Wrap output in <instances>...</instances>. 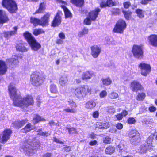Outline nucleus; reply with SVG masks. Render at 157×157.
<instances>
[{
  "label": "nucleus",
  "instance_id": "nucleus-6",
  "mask_svg": "<svg viewBox=\"0 0 157 157\" xmlns=\"http://www.w3.org/2000/svg\"><path fill=\"white\" fill-rule=\"evenodd\" d=\"M126 26L125 21L122 19L119 20L116 23L113 31L117 33H122Z\"/></svg>",
  "mask_w": 157,
  "mask_h": 157
},
{
  "label": "nucleus",
  "instance_id": "nucleus-2",
  "mask_svg": "<svg viewBox=\"0 0 157 157\" xmlns=\"http://www.w3.org/2000/svg\"><path fill=\"white\" fill-rule=\"evenodd\" d=\"M23 36L32 50L37 51L41 48L40 44L36 41L31 33L26 32L23 33Z\"/></svg>",
  "mask_w": 157,
  "mask_h": 157
},
{
  "label": "nucleus",
  "instance_id": "nucleus-27",
  "mask_svg": "<svg viewBox=\"0 0 157 157\" xmlns=\"http://www.w3.org/2000/svg\"><path fill=\"white\" fill-rule=\"evenodd\" d=\"M34 128L32 127L30 123L27 124L24 128L21 129V132L23 133H27L30 132L31 130L33 129Z\"/></svg>",
  "mask_w": 157,
  "mask_h": 157
},
{
  "label": "nucleus",
  "instance_id": "nucleus-34",
  "mask_svg": "<svg viewBox=\"0 0 157 157\" xmlns=\"http://www.w3.org/2000/svg\"><path fill=\"white\" fill-rule=\"evenodd\" d=\"M101 81L103 84L105 86L110 85L112 82L111 79L109 77L106 78H102L101 79Z\"/></svg>",
  "mask_w": 157,
  "mask_h": 157
},
{
  "label": "nucleus",
  "instance_id": "nucleus-63",
  "mask_svg": "<svg viewBox=\"0 0 157 157\" xmlns=\"http://www.w3.org/2000/svg\"><path fill=\"white\" fill-rule=\"evenodd\" d=\"M116 116L117 119L119 120L122 119L123 117L121 113L117 115Z\"/></svg>",
  "mask_w": 157,
  "mask_h": 157
},
{
  "label": "nucleus",
  "instance_id": "nucleus-49",
  "mask_svg": "<svg viewBox=\"0 0 157 157\" xmlns=\"http://www.w3.org/2000/svg\"><path fill=\"white\" fill-rule=\"evenodd\" d=\"M111 139L108 136H106L104 138L103 142L106 144H109L111 142Z\"/></svg>",
  "mask_w": 157,
  "mask_h": 157
},
{
  "label": "nucleus",
  "instance_id": "nucleus-41",
  "mask_svg": "<svg viewBox=\"0 0 157 157\" xmlns=\"http://www.w3.org/2000/svg\"><path fill=\"white\" fill-rule=\"evenodd\" d=\"M122 12L125 18L127 20L129 19L132 14V12L129 11H125L124 10H123Z\"/></svg>",
  "mask_w": 157,
  "mask_h": 157
},
{
  "label": "nucleus",
  "instance_id": "nucleus-42",
  "mask_svg": "<svg viewBox=\"0 0 157 157\" xmlns=\"http://www.w3.org/2000/svg\"><path fill=\"white\" fill-rule=\"evenodd\" d=\"M10 80H11L12 83H15L17 81V76L14 73L12 74L10 76Z\"/></svg>",
  "mask_w": 157,
  "mask_h": 157
},
{
  "label": "nucleus",
  "instance_id": "nucleus-7",
  "mask_svg": "<svg viewBox=\"0 0 157 157\" xmlns=\"http://www.w3.org/2000/svg\"><path fill=\"white\" fill-rule=\"evenodd\" d=\"M132 52L135 58L140 59H141L143 58V52L141 46L137 45H134Z\"/></svg>",
  "mask_w": 157,
  "mask_h": 157
},
{
  "label": "nucleus",
  "instance_id": "nucleus-51",
  "mask_svg": "<svg viewBox=\"0 0 157 157\" xmlns=\"http://www.w3.org/2000/svg\"><path fill=\"white\" fill-rule=\"evenodd\" d=\"M128 121L129 124H133L135 123L136 122V120L134 118L132 117H131L129 118L128 120Z\"/></svg>",
  "mask_w": 157,
  "mask_h": 157
},
{
  "label": "nucleus",
  "instance_id": "nucleus-52",
  "mask_svg": "<svg viewBox=\"0 0 157 157\" xmlns=\"http://www.w3.org/2000/svg\"><path fill=\"white\" fill-rule=\"evenodd\" d=\"M153 139V137L151 136H149L147 140V143L148 144V145H150L152 144Z\"/></svg>",
  "mask_w": 157,
  "mask_h": 157
},
{
  "label": "nucleus",
  "instance_id": "nucleus-1",
  "mask_svg": "<svg viewBox=\"0 0 157 157\" xmlns=\"http://www.w3.org/2000/svg\"><path fill=\"white\" fill-rule=\"evenodd\" d=\"M10 98L13 99L14 106L23 109L33 105V98L31 96L22 98L19 91L14 86H10Z\"/></svg>",
  "mask_w": 157,
  "mask_h": 157
},
{
  "label": "nucleus",
  "instance_id": "nucleus-31",
  "mask_svg": "<svg viewBox=\"0 0 157 157\" xmlns=\"http://www.w3.org/2000/svg\"><path fill=\"white\" fill-rule=\"evenodd\" d=\"M61 7L63 9L66 17H72V14L68 9L64 6H62Z\"/></svg>",
  "mask_w": 157,
  "mask_h": 157
},
{
  "label": "nucleus",
  "instance_id": "nucleus-16",
  "mask_svg": "<svg viewBox=\"0 0 157 157\" xmlns=\"http://www.w3.org/2000/svg\"><path fill=\"white\" fill-rule=\"evenodd\" d=\"M60 15V13H57L52 22V26L53 27L58 26L60 24L61 21V18Z\"/></svg>",
  "mask_w": 157,
  "mask_h": 157
},
{
  "label": "nucleus",
  "instance_id": "nucleus-29",
  "mask_svg": "<svg viewBox=\"0 0 157 157\" xmlns=\"http://www.w3.org/2000/svg\"><path fill=\"white\" fill-rule=\"evenodd\" d=\"M70 2L77 6L81 7L83 5L84 1V0H71Z\"/></svg>",
  "mask_w": 157,
  "mask_h": 157
},
{
  "label": "nucleus",
  "instance_id": "nucleus-19",
  "mask_svg": "<svg viewBox=\"0 0 157 157\" xmlns=\"http://www.w3.org/2000/svg\"><path fill=\"white\" fill-rule=\"evenodd\" d=\"M100 11V10L99 9H96L95 10L89 13V17L92 20L94 21L97 17L98 13Z\"/></svg>",
  "mask_w": 157,
  "mask_h": 157
},
{
  "label": "nucleus",
  "instance_id": "nucleus-26",
  "mask_svg": "<svg viewBox=\"0 0 157 157\" xmlns=\"http://www.w3.org/2000/svg\"><path fill=\"white\" fill-rule=\"evenodd\" d=\"M68 79L66 76H62L59 80V83L62 86H64L67 85Z\"/></svg>",
  "mask_w": 157,
  "mask_h": 157
},
{
  "label": "nucleus",
  "instance_id": "nucleus-55",
  "mask_svg": "<svg viewBox=\"0 0 157 157\" xmlns=\"http://www.w3.org/2000/svg\"><path fill=\"white\" fill-rule=\"evenodd\" d=\"M99 115V113L98 111H95L93 113V117L95 118L98 117Z\"/></svg>",
  "mask_w": 157,
  "mask_h": 157
},
{
  "label": "nucleus",
  "instance_id": "nucleus-53",
  "mask_svg": "<svg viewBox=\"0 0 157 157\" xmlns=\"http://www.w3.org/2000/svg\"><path fill=\"white\" fill-rule=\"evenodd\" d=\"M131 5V3L129 2H126L123 3L124 7L125 8H128Z\"/></svg>",
  "mask_w": 157,
  "mask_h": 157
},
{
  "label": "nucleus",
  "instance_id": "nucleus-13",
  "mask_svg": "<svg viewBox=\"0 0 157 157\" xmlns=\"http://www.w3.org/2000/svg\"><path fill=\"white\" fill-rule=\"evenodd\" d=\"M50 15V13H47L41 18L40 20V25L44 27L48 25Z\"/></svg>",
  "mask_w": 157,
  "mask_h": 157
},
{
  "label": "nucleus",
  "instance_id": "nucleus-32",
  "mask_svg": "<svg viewBox=\"0 0 157 157\" xmlns=\"http://www.w3.org/2000/svg\"><path fill=\"white\" fill-rule=\"evenodd\" d=\"M115 150V148L114 147L109 146L106 148L105 152L106 154L110 155L114 152Z\"/></svg>",
  "mask_w": 157,
  "mask_h": 157
},
{
  "label": "nucleus",
  "instance_id": "nucleus-3",
  "mask_svg": "<svg viewBox=\"0 0 157 157\" xmlns=\"http://www.w3.org/2000/svg\"><path fill=\"white\" fill-rule=\"evenodd\" d=\"M91 90L89 86L83 85L76 87L74 93L76 97L79 99H82L90 93Z\"/></svg>",
  "mask_w": 157,
  "mask_h": 157
},
{
  "label": "nucleus",
  "instance_id": "nucleus-59",
  "mask_svg": "<svg viewBox=\"0 0 157 157\" xmlns=\"http://www.w3.org/2000/svg\"><path fill=\"white\" fill-rule=\"evenodd\" d=\"M64 151L66 152H69L71 150V147L69 146H66L63 148Z\"/></svg>",
  "mask_w": 157,
  "mask_h": 157
},
{
  "label": "nucleus",
  "instance_id": "nucleus-39",
  "mask_svg": "<svg viewBox=\"0 0 157 157\" xmlns=\"http://www.w3.org/2000/svg\"><path fill=\"white\" fill-rule=\"evenodd\" d=\"M108 96L111 99H115L118 98L119 96L118 94L116 92H113L109 94Z\"/></svg>",
  "mask_w": 157,
  "mask_h": 157
},
{
  "label": "nucleus",
  "instance_id": "nucleus-61",
  "mask_svg": "<svg viewBox=\"0 0 157 157\" xmlns=\"http://www.w3.org/2000/svg\"><path fill=\"white\" fill-rule=\"evenodd\" d=\"M123 125L121 123H118L117 124L116 127L119 130L122 129L123 128Z\"/></svg>",
  "mask_w": 157,
  "mask_h": 157
},
{
  "label": "nucleus",
  "instance_id": "nucleus-4",
  "mask_svg": "<svg viewBox=\"0 0 157 157\" xmlns=\"http://www.w3.org/2000/svg\"><path fill=\"white\" fill-rule=\"evenodd\" d=\"M131 144L134 145L138 144L140 142V138L138 132L135 130H131L129 134Z\"/></svg>",
  "mask_w": 157,
  "mask_h": 157
},
{
  "label": "nucleus",
  "instance_id": "nucleus-12",
  "mask_svg": "<svg viewBox=\"0 0 157 157\" xmlns=\"http://www.w3.org/2000/svg\"><path fill=\"white\" fill-rule=\"evenodd\" d=\"M130 88L132 91L137 92L138 90H142L143 87L139 82L134 81L131 84Z\"/></svg>",
  "mask_w": 157,
  "mask_h": 157
},
{
  "label": "nucleus",
  "instance_id": "nucleus-38",
  "mask_svg": "<svg viewBox=\"0 0 157 157\" xmlns=\"http://www.w3.org/2000/svg\"><path fill=\"white\" fill-rule=\"evenodd\" d=\"M44 31L42 29H36L33 30V33L36 36H37L41 34L44 33Z\"/></svg>",
  "mask_w": 157,
  "mask_h": 157
},
{
  "label": "nucleus",
  "instance_id": "nucleus-36",
  "mask_svg": "<svg viewBox=\"0 0 157 157\" xmlns=\"http://www.w3.org/2000/svg\"><path fill=\"white\" fill-rule=\"evenodd\" d=\"M137 16L140 18H143L144 17V12L141 9H138L136 11Z\"/></svg>",
  "mask_w": 157,
  "mask_h": 157
},
{
  "label": "nucleus",
  "instance_id": "nucleus-45",
  "mask_svg": "<svg viewBox=\"0 0 157 157\" xmlns=\"http://www.w3.org/2000/svg\"><path fill=\"white\" fill-rule=\"evenodd\" d=\"M66 129L68 130V132L69 134H72L76 132V129L73 127L70 128H66Z\"/></svg>",
  "mask_w": 157,
  "mask_h": 157
},
{
  "label": "nucleus",
  "instance_id": "nucleus-33",
  "mask_svg": "<svg viewBox=\"0 0 157 157\" xmlns=\"http://www.w3.org/2000/svg\"><path fill=\"white\" fill-rule=\"evenodd\" d=\"M2 5L3 7L9 11H10V0H3Z\"/></svg>",
  "mask_w": 157,
  "mask_h": 157
},
{
  "label": "nucleus",
  "instance_id": "nucleus-60",
  "mask_svg": "<svg viewBox=\"0 0 157 157\" xmlns=\"http://www.w3.org/2000/svg\"><path fill=\"white\" fill-rule=\"evenodd\" d=\"M89 144L91 146H94L97 144V141L95 140L90 142Z\"/></svg>",
  "mask_w": 157,
  "mask_h": 157
},
{
  "label": "nucleus",
  "instance_id": "nucleus-47",
  "mask_svg": "<svg viewBox=\"0 0 157 157\" xmlns=\"http://www.w3.org/2000/svg\"><path fill=\"white\" fill-rule=\"evenodd\" d=\"M112 12L115 15L118 14L120 13V10L118 8H114Z\"/></svg>",
  "mask_w": 157,
  "mask_h": 157
},
{
  "label": "nucleus",
  "instance_id": "nucleus-37",
  "mask_svg": "<svg viewBox=\"0 0 157 157\" xmlns=\"http://www.w3.org/2000/svg\"><path fill=\"white\" fill-rule=\"evenodd\" d=\"M50 90L51 92L53 93L56 94L58 93L56 86L54 84L50 85Z\"/></svg>",
  "mask_w": 157,
  "mask_h": 157
},
{
  "label": "nucleus",
  "instance_id": "nucleus-44",
  "mask_svg": "<svg viewBox=\"0 0 157 157\" xmlns=\"http://www.w3.org/2000/svg\"><path fill=\"white\" fill-rule=\"evenodd\" d=\"M107 6L111 7L115 6V3L112 0H107L106 1Z\"/></svg>",
  "mask_w": 157,
  "mask_h": 157
},
{
  "label": "nucleus",
  "instance_id": "nucleus-11",
  "mask_svg": "<svg viewBox=\"0 0 157 157\" xmlns=\"http://www.w3.org/2000/svg\"><path fill=\"white\" fill-rule=\"evenodd\" d=\"M69 105L72 106L71 108H67L63 109V111L67 113H75L77 112V110L76 108L77 105L75 102H74L72 100L69 99L67 101Z\"/></svg>",
  "mask_w": 157,
  "mask_h": 157
},
{
  "label": "nucleus",
  "instance_id": "nucleus-10",
  "mask_svg": "<svg viewBox=\"0 0 157 157\" xmlns=\"http://www.w3.org/2000/svg\"><path fill=\"white\" fill-rule=\"evenodd\" d=\"M22 58V56L19 55H12L10 59V68H15L18 65L19 61L18 59Z\"/></svg>",
  "mask_w": 157,
  "mask_h": 157
},
{
  "label": "nucleus",
  "instance_id": "nucleus-58",
  "mask_svg": "<svg viewBox=\"0 0 157 157\" xmlns=\"http://www.w3.org/2000/svg\"><path fill=\"white\" fill-rule=\"evenodd\" d=\"M53 140L54 141L57 143H60V144H63V142L60 141L59 139L56 138V137H54L53 139Z\"/></svg>",
  "mask_w": 157,
  "mask_h": 157
},
{
  "label": "nucleus",
  "instance_id": "nucleus-43",
  "mask_svg": "<svg viewBox=\"0 0 157 157\" xmlns=\"http://www.w3.org/2000/svg\"><path fill=\"white\" fill-rule=\"evenodd\" d=\"M106 110L107 112L112 114L113 113L115 112L114 109L112 106L107 107Z\"/></svg>",
  "mask_w": 157,
  "mask_h": 157
},
{
  "label": "nucleus",
  "instance_id": "nucleus-64",
  "mask_svg": "<svg viewBox=\"0 0 157 157\" xmlns=\"http://www.w3.org/2000/svg\"><path fill=\"white\" fill-rule=\"evenodd\" d=\"M39 141L37 140H36V142H33V146H34L35 147H37V146L39 145Z\"/></svg>",
  "mask_w": 157,
  "mask_h": 157
},
{
  "label": "nucleus",
  "instance_id": "nucleus-17",
  "mask_svg": "<svg viewBox=\"0 0 157 157\" xmlns=\"http://www.w3.org/2000/svg\"><path fill=\"white\" fill-rule=\"evenodd\" d=\"M148 40L150 44L152 46L157 47V35H151L148 37Z\"/></svg>",
  "mask_w": 157,
  "mask_h": 157
},
{
  "label": "nucleus",
  "instance_id": "nucleus-62",
  "mask_svg": "<svg viewBox=\"0 0 157 157\" xmlns=\"http://www.w3.org/2000/svg\"><path fill=\"white\" fill-rule=\"evenodd\" d=\"M149 110L151 112H154L156 111V108L154 106H151L149 108Z\"/></svg>",
  "mask_w": 157,
  "mask_h": 157
},
{
  "label": "nucleus",
  "instance_id": "nucleus-46",
  "mask_svg": "<svg viewBox=\"0 0 157 157\" xmlns=\"http://www.w3.org/2000/svg\"><path fill=\"white\" fill-rule=\"evenodd\" d=\"M89 17H87L85 19L84 21V24L86 25H90L91 24V21Z\"/></svg>",
  "mask_w": 157,
  "mask_h": 157
},
{
  "label": "nucleus",
  "instance_id": "nucleus-57",
  "mask_svg": "<svg viewBox=\"0 0 157 157\" xmlns=\"http://www.w3.org/2000/svg\"><path fill=\"white\" fill-rule=\"evenodd\" d=\"M59 38L62 40H63L65 39V36L64 34V33H63L62 32H61L59 34Z\"/></svg>",
  "mask_w": 157,
  "mask_h": 157
},
{
  "label": "nucleus",
  "instance_id": "nucleus-24",
  "mask_svg": "<svg viewBox=\"0 0 157 157\" xmlns=\"http://www.w3.org/2000/svg\"><path fill=\"white\" fill-rule=\"evenodd\" d=\"M46 3L45 2L41 3L39 6L38 9L36 11L35 13H43L46 9Z\"/></svg>",
  "mask_w": 157,
  "mask_h": 157
},
{
  "label": "nucleus",
  "instance_id": "nucleus-9",
  "mask_svg": "<svg viewBox=\"0 0 157 157\" xmlns=\"http://www.w3.org/2000/svg\"><path fill=\"white\" fill-rule=\"evenodd\" d=\"M27 46V44L26 43L22 41H20L17 42L15 47L17 51L24 52H27L28 50V48L26 47Z\"/></svg>",
  "mask_w": 157,
  "mask_h": 157
},
{
  "label": "nucleus",
  "instance_id": "nucleus-30",
  "mask_svg": "<svg viewBox=\"0 0 157 157\" xmlns=\"http://www.w3.org/2000/svg\"><path fill=\"white\" fill-rule=\"evenodd\" d=\"M30 22L33 24L34 26H36L38 25H40V19L33 17L30 18Z\"/></svg>",
  "mask_w": 157,
  "mask_h": 157
},
{
  "label": "nucleus",
  "instance_id": "nucleus-25",
  "mask_svg": "<svg viewBox=\"0 0 157 157\" xmlns=\"http://www.w3.org/2000/svg\"><path fill=\"white\" fill-rule=\"evenodd\" d=\"M7 67L5 62L0 60V75L4 74L7 71Z\"/></svg>",
  "mask_w": 157,
  "mask_h": 157
},
{
  "label": "nucleus",
  "instance_id": "nucleus-15",
  "mask_svg": "<svg viewBox=\"0 0 157 157\" xmlns=\"http://www.w3.org/2000/svg\"><path fill=\"white\" fill-rule=\"evenodd\" d=\"M91 54L94 58H97L101 51V48L97 45H94L91 47Z\"/></svg>",
  "mask_w": 157,
  "mask_h": 157
},
{
  "label": "nucleus",
  "instance_id": "nucleus-5",
  "mask_svg": "<svg viewBox=\"0 0 157 157\" xmlns=\"http://www.w3.org/2000/svg\"><path fill=\"white\" fill-rule=\"evenodd\" d=\"M30 81L32 84L35 86H40L43 82L42 78L38 72H34L31 75Z\"/></svg>",
  "mask_w": 157,
  "mask_h": 157
},
{
  "label": "nucleus",
  "instance_id": "nucleus-54",
  "mask_svg": "<svg viewBox=\"0 0 157 157\" xmlns=\"http://www.w3.org/2000/svg\"><path fill=\"white\" fill-rule=\"evenodd\" d=\"M100 6L101 7V8H104V7L106 6H107V4H106V2L105 1L103 0L100 3Z\"/></svg>",
  "mask_w": 157,
  "mask_h": 157
},
{
  "label": "nucleus",
  "instance_id": "nucleus-22",
  "mask_svg": "<svg viewBox=\"0 0 157 157\" xmlns=\"http://www.w3.org/2000/svg\"><path fill=\"white\" fill-rule=\"evenodd\" d=\"M8 21V19L5 12L0 10V23L3 24Z\"/></svg>",
  "mask_w": 157,
  "mask_h": 157
},
{
  "label": "nucleus",
  "instance_id": "nucleus-23",
  "mask_svg": "<svg viewBox=\"0 0 157 157\" xmlns=\"http://www.w3.org/2000/svg\"><path fill=\"white\" fill-rule=\"evenodd\" d=\"M97 127L95 129L97 130L98 128L99 129L107 128L109 127L110 124L109 122L105 123L98 122L97 123Z\"/></svg>",
  "mask_w": 157,
  "mask_h": 157
},
{
  "label": "nucleus",
  "instance_id": "nucleus-14",
  "mask_svg": "<svg viewBox=\"0 0 157 157\" xmlns=\"http://www.w3.org/2000/svg\"><path fill=\"white\" fill-rule=\"evenodd\" d=\"M10 135V130L6 129L3 132L2 138L0 136V142L3 143L6 142L9 138ZM1 149V145H0V150Z\"/></svg>",
  "mask_w": 157,
  "mask_h": 157
},
{
  "label": "nucleus",
  "instance_id": "nucleus-35",
  "mask_svg": "<svg viewBox=\"0 0 157 157\" xmlns=\"http://www.w3.org/2000/svg\"><path fill=\"white\" fill-rule=\"evenodd\" d=\"M45 121V119L40 117L38 115H36L33 118V122L34 124H35L40 121Z\"/></svg>",
  "mask_w": 157,
  "mask_h": 157
},
{
  "label": "nucleus",
  "instance_id": "nucleus-50",
  "mask_svg": "<svg viewBox=\"0 0 157 157\" xmlns=\"http://www.w3.org/2000/svg\"><path fill=\"white\" fill-rule=\"evenodd\" d=\"M107 95L106 91L105 90H103L100 93L99 96L101 98H102L106 97Z\"/></svg>",
  "mask_w": 157,
  "mask_h": 157
},
{
  "label": "nucleus",
  "instance_id": "nucleus-40",
  "mask_svg": "<svg viewBox=\"0 0 157 157\" xmlns=\"http://www.w3.org/2000/svg\"><path fill=\"white\" fill-rule=\"evenodd\" d=\"M145 97V94L144 93H139L138 94L136 99L138 100H142Z\"/></svg>",
  "mask_w": 157,
  "mask_h": 157
},
{
  "label": "nucleus",
  "instance_id": "nucleus-56",
  "mask_svg": "<svg viewBox=\"0 0 157 157\" xmlns=\"http://www.w3.org/2000/svg\"><path fill=\"white\" fill-rule=\"evenodd\" d=\"M13 31H10V35L16 34L17 27L16 26H15L13 28Z\"/></svg>",
  "mask_w": 157,
  "mask_h": 157
},
{
  "label": "nucleus",
  "instance_id": "nucleus-18",
  "mask_svg": "<svg viewBox=\"0 0 157 157\" xmlns=\"http://www.w3.org/2000/svg\"><path fill=\"white\" fill-rule=\"evenodd\" d=\"M28 120L27 119L23 120L21 121H16L12 124L13 126L17 128H19L23 126L26 123Z\"/></svg>",
  "mask_w": 157,
  "mask_h": 157
},
{
  "label": "nucleus",
  "instance_id": "nucleus-28",
  "mask_svg": "<svg viewBox=\"0 0 157 157\" xmlns=\"http://www.w3.org/2000/svg\"><path fill=\"white\" fill-rule=\"evenodd\" d=\"M95 102L92 100L88 101L85 104V107L88 109H91L94 107L96 105Z\"/></svg>",
  "mask_w": 157,
  "mask_h": 157
},
{
  "label": "nucleus",
  "instance_id": "nucleus-48",
  "mask_svg": "<svg viewBox=\"0 0 157 157\" xmlns=\"http://www.w3.org/2000/svg\"><path fill=\"white\" fill-rule=\"evenodd\" d=\"M88 29L87 28H85L83 29L82 31L80 32V36H82L85 34L88 33Z\"/></svg>",
  "mask_w": 157,
  "mask_h": 157
},
{
  "label": "nucleus",
  "instance_id": "nucleus-20",
  "mask_svg": "<svg viewBox=\"0 0 157 157\" xmlns=\"http://www.w3.org/2000/svg\"><path fill=\"white\" fill-rule=\"evenodd\" d=\"M18 9L17 5L16 2L13 0H10V13H16Z\"/></svg>",
  "mask_w": 157,
  "mask_h": 157
},
{
  "label": "nucleus",
  "instance_id": "nucleus-21",
  "mask_svg": "<svg viewBox=\"0 0 157 157\" xmlns=\"http://www.w3.org/2000/svg\"><path fill=\"white\" fill-rule=\"evenodd\" d=\"M94 76V73L92 71H88L83 73L82 78L83 80H87L91 78Z\"/></svg>",
  "mask_w": 157,
  "mask_h": 157
},
{
  "label": "nucleus",
  "instance_id": "nucleus-8",
  "mask_svg": "<svg viewBox=\"0 0 157 157\" xmlns=\"http://www.w3.org/2000/svg\"><path fill=\"white\" fill-rule=\"evenodd\" d=\"M138 67L141 69V75L144 76H146L151 71L150 66L143 62L140 63Z\"/></svg>",
  "mask_w": 157,
  "mask_h": 157
}]
</instances>
